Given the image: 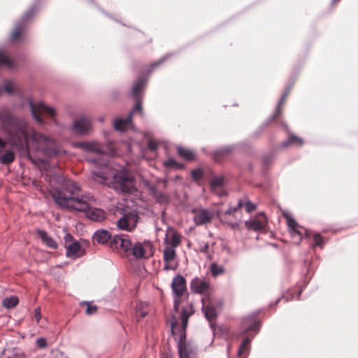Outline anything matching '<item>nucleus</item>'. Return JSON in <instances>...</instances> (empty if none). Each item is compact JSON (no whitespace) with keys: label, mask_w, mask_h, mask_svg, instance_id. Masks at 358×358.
<instances>
[{"label":"nucleus","mask_w":358,"mask_h":358,"mask_svg":"<svg viewBox=\"0 0 358 358\" xmlns=\"http://www.w3.org/2000/svg\"><path fill=\"white\" fill-rule=\"evenodd\" d=\"M236 207H231L224 213L219 212L217 216L221 222L228 224L231 229H239L240 218L236 217Z\"/></svg>","instance_id":"12"},{"label":"nucleus","mask_w":358,"mask_h":358,"mask_svg":"<svg viewBox=\"0 0 358 358\" xmlns=\"http://www.w3.org/2000/svg\"><path fill=\"white\" fill-rule=\"evenodd\" d=\"M194 310L191 303L187 304L182 309L180 313V319L181 321V329L178 327V322L175 321L171 324V331L173 335H179L178 343L186 344V329L188 324L189 317L193 315Z\"/></svg>","instance_id":"4"},{"label":"nucleus","mask_w":358,"mask_h":358,"mask_svg":"<svg viewBox=\"0 0 358 358\" xmlns=\"http://www.w3.org/2000/svg\"><path fill=\"white\" fill-rule=\"evenodd\" d=\"M148 315L146 311H140L137 313L138 320L144 318Z\"/></svg>","instance_id":"49"},{"label":"nucleus","mask_w":358,"mask_h":358,"mask_svg":"<svg viewBox=\"0 0 358 358\" xmlns=\"http://www.w3.org/2000/svg\"><path fill=\"white\" fill-rule=\"evenodd\" d=\"M176 256V252L175 248L173 247L166 246L164 250L163 254V259L166 263V265L164 266V269L169 270L171 267L168 265L169 263L172 262Z\"/></svg>","instance_id":"22"},{"label":"nucleus","mask_w":358,"mask_h":358,"mask_svg":"<svg viewBox=\"0 0 358 358\" xmlns=\"http://www.w3.org/2000/svg\"><path fill=\"white\" fill-rule=\"evenodd\" d=\"M164 61V59H159V61L157 62H155L152 64H150V71L153 70L155 68L159 66L160 64H162Z\"/></svg>","instance_id":"47"},{"label":"nucleus","mask_w":358,"mask_h":358,"mask_svg":"<svg viewBox=\"0 0 358 358\" xmlns=\"http://www.w3.org/2000/svg\"><path fill=\"white\" fill-rule=\"evenodd\" d=\"M192 177L194 180H199L203 177V171L201 169H195L192 171Z\"/></svg>","instance_id":"42"},{"label":"nucleus","mask_w":358,"mask_h":358,"mask_svg":"<svg viewBox=\"0 0 358 358\" xmlns=\"http://www.w3.org/2000/svg\"><path fill=\"white\" fill-rule=\"evenodd\" d=\"M142 106L140 99H136V104L133 110L124 119H117L114 122V127L119 131L126 130L131 124L132 114L135 112L142 113Z\"/></svg>","instance_id":"13"},{"label":"nucleus","mask_w":358,"mask_h":358,"mask_svg":"<svg viewBox=\"0 0 358 358\" xmlns=\"http://www.w3.org/2000/svg\"><path fill=\"white\" fill-rule=\"evenodd\" d=\"M113 243L119 245L124 252L134 256L136 259L148 258L145 256L146 251L150 252V256L154 253V248L150 241H138L133 244L128 236L119 235L114 237Z\"/></svg>","instance_id":"3"},{"label":"nucleus","mask_w":358,"mask_h":358,"mask_svg":"<svg viewBox=\"0 0 358 358\" xmlns=\"http://www.w3.org/2000/svg\"><path fill=\"white\" fill-rule=\"evenodd\" d=\"M210 287V285L206 280L200 278H194L190 282L191 290L196 294H204Z\"/></svg>","instance_id":"16"},{"label":"nucleus","mask_w":358,"mask_h":358,"mask_svg":"<svg viewBox=\"0 0 358 358\" xmlns=\"http://www.w3.org/2000/svg\"><path fill=\"white\" fill-rule=\"evenodd\" d=\"M171 289L174 295L173 308L175 311H178L181 298L184 295L188 296L185 278L180 275L174 277L171 282Z\"/></svg>","instance_id":"6"},{"label":"nucleus","mask_w":358,"mask_h":358,"mask_svg":"<svg viewBox=\"0 0 358 358\" xmlns=\"http://www.w3.org/2000/svg\"><path fill=\"white\" fill-rule=\"evenodd\" d=\"M250 343V339L249 338H245L242 341L239 348H238V355L242 356L243 354L248 349Z\"/></svg>","instance_id":"36"},{"label":"nucleus","mask_w":358,"mask_h":358,"mask_svg":"<svg viewBox=\"0 0 358 358\" xmlns=\"http://www.w3.org/2000/svg\"><path fill=\"white\" fill-rule=\"evenodd\" d=\"M3 90L8 93H13L14 92V85L11 82H7L3 86Z\"/></svg>","instance_id":"44"},{"label":"nucleus","mask_w":358,"mask_h":358,"mask_svg":"<svg viewBox=\"0 0 358 358\" xmlns=\"http://www.w3.org/2000/svg\"><path fill=\"white\" fill-rule=\"evenodd\" d=\"M36 11L37 7L32 6L24 14L22 20L15 24L10 35L12 41H18L23 37L27 22L32 18Z\"/></svg>","instance_id":"7"},{"label":"nucleus","mask_w":358,"mask_h":358,"mask_svg":"<svg viewBox=\"0 0 358 358\" xmlns=\"http://www.w3.org/2000/svg\"><path fill=\"white\" fill-rule=\"evenodd\" d=\"M289 92H290V89H287L283 94L282 98L280 99V100L279 101L278 103V106L276 107V109H275V111L273 114V118L275 120V119H277L278 117H280L282 113V108H283V106L285 105V101L287 100V98L289 94Z\"/></svg>","instance_id":"24"},{"label":"nucleus","mask_w":358,"mask_h":358,"mask_svg":"<svg viewBox=\"0 0 358 358\" xmlns=\"http://www.w3.org/2000/svg\"><path fill=\"white\" fill-rule=\"evenodd\" d=\"M115 214H120V215L117 221V227L119 229L131 232L136 228L139 220V216L136 212L118 208Z\"/></svg>","instance_id":"5"},{"label":"nucleus","mask_w":358,"mask_h":358,"mask_svg":"<svg viewBox=\"0 0 358 358\" xmlns=\"http://www.w3.org/2000/svg\"><path fill=\"white\" fill-rule=\"evenodd\" d=\"M36 345L40 348H44L47 346L46 340L44 338H39L36 340Z\"/></svg>","instance_id":"46"},{"label":"nucleus","mask_w":358,"mask_h":358,"mask_svg":"<svg viewBox=\"0 0 358 358\" xmlns=\"http://www.w3.org/2000/svg\"><path fill=\"white\" fill-rule=\"evenodd\" d=\"M19 302L18 298L16 296H11L10 298H6L3 299L2 303L6 308H14L17 305Z\"/></svg>","instance_id":"32"},{"label":"nucleus","mask_w":358,"mask_h":358,"mask_svg":"<svg viewBox=\"0 0 358 358\" xmlns=\"http://www.w3.org/2000/svg\"><path fill=\"white\" fill-rule=\"evenodd\" d=\"M303 144V140L293 134H289V136H288V138L283 141L281 144H280V147L282 148H285L289 145H297V146H301Z\"/></svg>","instance_id":"23"},{"label":"nucleus","mask_w":358,"mask_h":358,"mask_svg":"<svg viewBox=\"0 0 358 358\" xmlns=\"http://www.w3.org/2000/svg\"><path fill=\"white\" fill-rule=\"evenodd\" d=\"M245 207V211L248 213L254 211L257 206L255 203H252L251 201H248V199L245 200H239L238 206L236 208H238V210L241 208Z\"/></svg>","instance_id":"28"},{"label":"nucleus","mask_w":358,"mask_h":358,"mask_svg":"<svg viewBox=\"0 0 358 358\" xmlns=\"http://www.w3.org/2000/svg\"><path fill=\"white\" fill-rule=\"evenodd\" d=\"M92 129V122L90 118L81 115L74 120L73 131L80 135L88 134Z\"/></svg>","instance_id":"15"},{"label":"nucleus","mask_w":358,"mask_h":358,"mask_svg":"<svg viewBox=\"0 0 358 358\" xmlns=\"http://www.w3.org/2000/svg\"><path fill=\"white\" fill-rule=\"evenodd\" d=\"M285 217L287 220V226L290 229L291 233L293 236L297 234L299 240L301 239L303 232L306 233V236H308L307 230L302 227H300L291 216L285 215Z\"/></svg>","instance_id":"17"},{"label":"nucleus","mask_w":358,"mask_h":358,"mask_svg":"<svg viewBox=\"0 0 358 358\" xmlns=\"http://www.w3.org/2000/svg\"><path fill=\"white\" fill-rule=\"evenodd\" d=\"M145 85V80L143 78L138 79L134 83L132 89V94L135 99H140L141 92Z\"/></svg>","instance_id":"25"},{"label":"nucleus","mask_w":358,"mask_h":358,"mask_svg":"<svg viewBox=\"0 0 358 358\" xmlns=\"http://www.w3.org/2000/svg\"><path fill=\"white\" fill-rule=\"evenodd\" d=\"M32 184L37 189H40L41 187V182L39 180H34L32 181Z\"/></svg>","instance_id":"50"},{"label":"nucleus","mask_w":358,"mask_h":358,"mask_svg":"<svg viewBox=\"0 0 358 358\" xmlns=\"http://www.w3.org/2000/svg\"><path fill=\"white\" fill-rule=\"evenodd\" d=\"M266 225L267 219L262 213L245 222V227L248 230L257 232L264 231Z\"/></svg>","instance_id":"11"},{"label":"nucleus","mask_w":358,"mask_h":358,"mask_svg":"<svg viewBox=\"0 0 358 358\" xmlns=\"http://www.w3.org/2000/svg\"><path fill=\"white\" fill-rule=\"evenodd\" d=\"M178 350L180 358H189V352L187 348V344L178 345Z\"/></svg>","instance_id":"37"},{"label":"nucleus","mask_w":358,"mask_h":358,"mask_svg":"<svg viewBox=\"0 0 358 358\" xmlns=\"http://www.w3.org/2000/svg\"><path fill=\"white\" fill-rule=\"evenodd\" d=\"M93 179L99 182L106 184L108 180V177L102 172H93Z\"/></svg>","instance_id":"35"},{"label":"nucleus","mask_w":358,"mask_h":358,"mask_svg":"<svg viewBox=\"0 0 358 358\" xmlns=\"http://www.w3.org/2000/svg\"><path fill=\"white\" fill-rule=\"evenodd\" d=\"M34 317L36 320V322L38 323L40 320H41V311H40V308H36L35 310V315H34Z\"/></svg>","instance_id":"48"},{"label":"nucleus","mask_w":358,"mask_h":358,"mask_svg":"<svg viewBox=\"0 0 358 358\" xmlns=\"http://www.w3.org/2000/svg\"><path fill=\"white\" fill-rule=\"evenodd\" d=\"M52 196L62 208L86 212L87 217L95 222H101L106 218L104 210L90 207L91 202L94 201V197L90 194H84L71 180H66L61 189L53 190Z\"/></svg>","instance_id":"2"},{"label":"nucleus","mask_w":358,"mask_h":358,"mask_svg":"<svg viewBox=\"0 0 358 358\" xmlns=\"http://www.w3.org/2000/svg\"><path fill=\"white\" fill-rule=\"evenodd\" d=\"M164 166L166 167H176L177 169H183L184 166L181 164L178 163L173 159H169L164 162Z\"/></svg>","instance_id":"39"},{"label":"nucleus","mask_w":358,"mask_h":358,"mask_svg":"<svg viewBox=\"0 0 358 358\" xmlns=\"http://www.w3.org/2000/svg\"><path fill=\"white\" fill-rule=\"evenodd\" d=\"M202 310L204 313L206 318L210 324L215 320L217 313L215 305L212 302H208L207 304L205 303V299H202Z\"/></svg>","instance_id":"18"},{"label":"nucleus","mask_w":358,"mask_h":358,"mask_svg":"<svg viewBox=\"0 0 358 358\" xmlns=\"http://www.w3.org/2000/svg\"><path fill=\"white\" fill-rule=\"evenodd\" d=\"M29 106L34 118L39 124L43 123V117L54 119L55 117L56 112L54 108L45 105L42 102L33 103L29 101Z\"/></svg>","instance_id":"8"},{"label":"nucleus","mask_w":358,"mask_h":358,"mask_svg":"<svg viewBox=\"0 0 358 358\" xmlns=\"http://www.w3.org/2000/svg\"><path fill=\"white\" fill-rule=\"evenodd\" d=\"M192 213L194 222L197 226L208 224L213 218V212L205 208L193 209Z\"/></svg>","instance_id":"14"},{"label":"nucleus","mask_w":358,"mask_h":358,"mask_svg":"<svg viewBox=\"0 0 358 358\" xmlns=\"http://www.w3.org/2000/svg\"><path fill=\"white\" fill-rule=\"evenodd\" d=\"M152 192L158 202L162 203L166 201L167 197L162 192L157 191L155 188H152Z\"/></svg>","instance_id":"38"},{"label":"nucleus","mask_w":358,"mask_h":358,"mask_svg":"<svg viewBox=\"0 0 358 358\" xmlns=\"http://www.w3.org/2000/svg\"><path fill=\"white\" fill-rule=\"evenodd\" d=\"M15 160V154L12 150H6L0 156V162L3 164H10Z\"/></svg>","instance_id":"29"},{"label":"nucleus","mask_w":358,"mask_h":358,"mask_svg":"<svg viewBox=\"0 0 358 358\" xmlns=\"http://www.w3.org/2000/svg\"><path fill=\"white\" fill-rule=\"evenodd\" d=\"M73 237L67 234L65 236V246L66 248V256L70 258L80 257L85 254L78 241H72Z\"/></svg>","instance_id":"10"},{"label":"nucleus","mask_w":358,"mask_h":358,"mask_svg":"<svg viewBox=\"0 0 358 358\" xmlns=\"http://www.w3.org/2000/svg\"><path fill=\"white\" fill-rule=\"evenodd\" d=\"M272 159V156L269 157H264L263 158V164L264 166H267V164L269 163V162Z\"/></svg>","instance_id":"51"},{"label":"nucleus","mask_w":358,"mask_h":358,"mask_svg":"<svg viewBox=\"0 0 358 358\" xmlns=\"http://www.w3.org/2000/svg\"><path fill=\"white\" fill-rule=\"evenodd\" d=\"M232 151V148L231 147H226L221 148L220 150H217L215 155V159L217 162H220L222 158L224 157L228 156Z\"/></svg>","instance_id":"31"},{"label":"nucleus","mask_w":358,"mask_h":358,"mask_svg":"<svg viewBox=\"0 0 358 358\" xmlns=\"http://www.w3.org/2000/svg\"><path fill=\"white\" fill-rule=\"evenodd\" d=\"M0 124L7 135L8 143L22 154L29 152V138L35 149L46 157H56L62 152L52 137L36 131L24 120L13 115L6 107L0 109Z\"/></svg>","instance_id":"1"},{"label":"nucleus","mask_w":358,"mask_h":358,"mask_svg":"<svg viewBox=\"0 0 358 358\" xmlns=\"http://www.w3.org/2000/svg\"><path fill=\"white\" fill-rule=\"evenodd\" d=\"M115 188L124 193H132L136 190L134 179L124 172L113 175Z\"/></svg>","instance_id":"9"},{"label":"nucleus","mask_w":358,"mask_h":358,"mask_svg":"<svg viewBox=\"0 0 358 358\" xmlns=\"http://www.w3.org/2000/svg\"><path fill=\"white\" fill-rule=\"evenodd\" d=\"M223 183V178L222 177L213 178L210 181V186L213 189L221 187Z\"/></svg>","instance_id":"41"},{"label":"nucleus","mask_w":358,"mask_h":358,"mask_svg":"<svg viewBox=\"0 0 358 358\" xmlns=\"http://www.w3.org/2000/svg\"><path fill=\"white\" fill-rule=\"evenodd\" d=\"M78 146L83 150L97 154L103 155L104 153L102 145L96 141L80 142L78 144Z\"/></svg>","instance_id":"19"},{"label":"nucleus","mask_w":358,"mask_h":358,"mask_svg":"<svg viewBox=\"0 0 358 358\" xmlns=\"http://www.w3.org/2000/svg\"><path fill=\"white\" fill-rule=\"evenodd\" d=\"M209 249V244L208 243L206 242H201L199 245V251L203 253L208 252Z\"/></svg>","instance_id":"45"},{"label":"nucleus","mask_w":358,"mask_h":358,"mask_svg":"<svg viewBox=\"0 0 358 358\" xmlns=\"http://www.w3.org/2000/svg\"><path fill=\"white\" fill-rule=\"evenodd\" d=\"M180 236L178 233L174 232L171 237L169 245L168 247L177 248L180 244Z\"/></svg>","instance_id":"34"},{"label":"nucleus","mask_w":358,"mask_h":358,"mask_svg":"<svg viewBox=\"0 0 358 358\" xmlns=\"http://www.w3.org/2000/svg\"><path fill=\"white\" fill-rule=\"evenodd\" d=\"M0 66H6L9 68H12L13 66V62L8 57L6 51L3 49H0Z\"/></svg>","instance_id":"27"},{"label":"nucleus","mask_w":358,"mask_h":358,"mask_svg":"<svg viewBox=\"0 0 358 358\" xmlns=\"http://www.w3.org/2000/svg\"><path fill=\"white\" fill-rule=\"evenodd\" d=\"M210 271L212 276L214 278L222 275L225 272L224 268L222 266L218 265L217 263H213L210 265Z\"/></svg>","instance_id":"30"},{"label":"nucleus","mask_w":358,"mask_h":358,"mask_svg":"<svg viewBox=\"0 0 358 358\" xmlns=\"http://www.w3.org/2000/svg\"><path fill=\"white\" fill-rule=\"evenodd\" d=\"M6 145V142L0 138V148H3Z\"/></svg>","instance_id":"52"},{"label":"nucleus","mask_w":358,"mask_h":358,"mask_svg":"<svg viewBox=\"0 0 358 358\" xmlns=\"http://www.w3.org/2000/svg\"><path fill=\"white\" fill-rule=\"evenodd\" d=\"M81 306H85V313L88 315L95 314L97 312V306L93 305L91 302L84 301L81 303Z\"/></svg>","instance_id":"33"},{"label":"nucleus","mask_w":358,"mask_h":358,"mask_svg":"<svg viewBox=\"0 0 358 358\" xmlns=\"http://www.w3.org/2000/svg\"><path fill=\"white\" fill-rule=\"evenodd\" d=\"M177 150L178 155L182 158L187 161H193L195 159L194 153L192 150L182 147H178Z\"/></svg>","instance_id":"26"},{"label":"nucleus","mask_w":358,"mask_h":358,"mask_svg":"<svg viewBox=\"0 0 358 358\" xmlns=\"http://www.w3.org/2000/svg\"><path fill=\"white\" fill-rule=\"evenodd\" d=\"M36 234L38 237L42 240L44 244L52 249H56L57 248V242L50 236L48 233L43 230L38 229Z\"/></svg>","instance_id":"20"},{"label":"nucleus","mask_w":358,"mask_h":358,"mask_svg":"<svg viewBox=\"0 0 358 358\" xmlns=\"http://www.w3.org/2000/svg\"><path fill=\"white\" fill-rule=\"evenodd\" d=\"M93 241L100 244H105L111 239V234L108 231L101 229L97 230L93 235Z\"/></svg>","instance_id":"21"},{"label":"nucleus","mask_w":358,"mask_h":358,"mask_svg":"<svg viewBox=\"0 0 358 358\" xmlns=\"http://www.w3.org/2000/svg\"><path fill=\"white\" fill-rule=\"evenodd\" d=\"M313 241L315 245H317L320 248H322L324 243V238L319 234H315L313 235Z\"/></svg>","instance_id":"40"},{"label":"nucleus","mask_w":358,"mask_h":358,"mask_svg":"<svg viewBox=\"0 0 358 358\" xmlns=\"http://www.w3.org/2000/svg\"><path fill=\"white\" fill-rule=\"evenodd\" d=\"M148 146L150 150L156 151L158 148L159 144L156 141L149 139L148 142Z\"/></svg>","instance_id":"43"}]
</instances>
